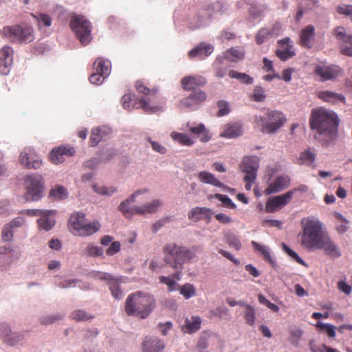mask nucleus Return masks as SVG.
Returning a JSON list of instances; mask_svg holds the SVG:
<instances>
[{
	"instance_id": "1",
	"label": "nucleus",
	"mask_w": 352,
	"mask_h": 352,
	"mask_svg": "<svg viewBox=\"0 0 352 352\" xmlns=\"http://www.w3.org/2000/svg\"><path fill=\"white\" fill-rule=\"evenodd\" d=\"M301 225L300 245L304 249L309 252L322 250L326 255L331 258L341 256L340 250L324 232L322 223L319 220L303 219Z\"/></svg>"
},
{
	"instance_id": "2",
	"label": "nucleus",
	"mask_w": 352,
	"mask_h": 352,
	"mask_svg": "<svg viewBox=\"0 0 352 352\" xmlns=\"http://www.w3.org/2000/svg\"><path fill=\"white\" fill-rule=\"evenodd\" d=\"M340 120L333 111L323 107L313 109L309 118V126L318 135H324L328 143L336 141L338 137Z\"/></svg>"
},
{
	"instance_id": "3",
	"label": "nucleus",
	"mask_w": 352,
	"mask_h": 352,
	"mask_svg": "<svg viewBox=\"0 0 352 352\" xmlns=\"http://www.w3.org/2000/svg\"><path fill=\"white\" fill-rule=\"evenodd\" d=\"M155 307V300L153 296L137 292L128 296L125 301V312L127 316L146 318Z\"/></svg>"
},
{
	"instance_id": "4",
	"label": "nucleus",
	"mask_w": 352,
	"mask_h": 352,
	"mask_svg": "<svg viewBox=\"0 0 352 352\" xmlns=\"http://www.w3.org/2000/svg\"><path fill=\"white\" fill-rule=\"evenodd\" d=\"M199 249L198 246L188 248L175 243H167L163 248L164 261L173 268L182 270L185 263L196 257Z\"/></svg>"
},
{
	"instance_id": "5",
	"label": "nucleus",
	"mask_w": 352,
	"mask_h": 352,
	"mask_svg": "<svg viewBox=\"0 0 352 352\" xmlns=\"http://www.w3.org/2000/svg\"><path fill=\"white\" fill-rule=\"evenodd\" d=\"M100 224L96 221L87 223L85 214L82 212H75L72 214L69 219V230L74 235L90 236L99 230Z\"/></svg>"
},
{
	"instance_id": "6",
	"label": "nucleus",
	"mask_w": 352,
	"mask_h": 352,
	"mask_svg": "<svg viewBox=\"0 0 352 352\" xmlns=\"http://www.w3.org/2000/svg\"><path fill=\"white\" fill-rule=\"evenodd\" d=\"M284 114L279 111L267 110L263 116H255L254 122L261 126L264 133H274L286 122Z\"/></svg>"
},
{
	"instance_id": "7",
	"label": "nucleus",
	"mask_w": 352,
	"mask_h": 352,
	"mask_svg": "<svg viewBox=\"0 0 352 352\" xmlns=\"http://www.w3.org/2000/svg\"><path fill=\"white\" fill-rule=\"evenodd\" d=\"M2 34L13 43H30L34 39L33 28L28 25L5 26Z\"/></svg>"
},
{
	"instance_id": "8",
	"label": "nucleus",
	"mask_w": 352,
	"mask_h": 352,
	"mask_svg": "<svg viewBox=\"0 0 352 352\" xmlns=\"http://www.w3.org/2000/svg\"><path fill=\"white\" fill-rule=\"evenodd\" d=\"M70 27L82 45H87L91 41L92 27L85 16L74 15L71 19Z\"/></svg>"
},
{
	"instance_id": "9",
	"label": "nucleus",
	"mask_w": 352,
	"mask_h": 352,
	"mask_svg": "<svg viewBox=\"0 0 352 352\" xmlns=\"http://www.w3.org/2000/svg\"><path fill=\"white\" fill-rule=\"evenodd\" d=\"M25 199L28 201L39 200L43 196L44 183L39 175H30L25 178Z\"/></svg>"
},
{
	"instance_id": "10",
	"label": "nucleus",
	"mask_w": 352,
	"mask_h": 352,
	"mask_svg": "<svg viewBox=\"0 0 352 352\" xmlns=\"http://www.w3.org/2000/svg\"><path fill=\"white\" fill-rule=\"evenodd\" d=\"M94 277L98 280H105L111 292L112 296L115 298L120 299L122 297V291L120 288V284L121 283L120 278L113 276L109 273L102 272H95Z\"/></svg>"
},
{
	"instance_id": "11",
	"label": "nucleus",
	"mask_w": 352,
	"mask_h": 352,
	"mask_svg": "<svg viewBox=\"0 0 352 352\" xmlns=\"http://www.w3.org/2000/svg\"><path fill=\"white\" fill-rule=\"evenodd\" d=\"M333 35L340 41L342 54L352 56V34H347L346 29L338 26L333 30Z\"/></svg>"
},
{
	"instance_id": "12",
	"label": "nucleus",
	"mask_w": 352,
	"mask_h": 352,
	"mask_svg": "<svg viewBox=\"0 0 352 352\" xmlns=\"http://www.w3.org/2000/svg\"><path fill=\"white\" fill-rule=\"evenodd\" d=\"M295 190H291L286 193L270 197L265 204L267 212H274L289 204L292 199Z\"/></svg>"
},
{
	"instance_id": "13",
	"label": "nucleus",
	"mask_w": 352,
	"mask_h": 352,
	"mask_svg": "<svg viewBox=\"0 0 352 352\" xmlns=\"http://www.w3.org/2000/svg\"><path fill=\"white\" fill-rule=\"evenodd\" d=\"M19 160L21 164L28 169L38 168L42 164V161L36 155L34 150L31 148H25L21 152L19 156Z\"/></svg>"
},
{
	"instance_id": "14",
	"label": "nucleus",
	"mask_w": 352,
	"mask_h": 352,
	"mask_svg": "<svg viewBox=\"0 0 352 352\" xmlns=\"http://www.w3.org/2000/svg\"><path fill=\"white\" fill-rule=\"evenodd\" d=\"M207 98V95L202 90H196L191 93L188 97L183 98L180 101V104L183 108L195 109Z\"/></svg>"
},
{
	"instance_id": "15",
	"label": "nucleus",
	"mask_w": 352,
	"mask_h": 352,
	"mask_svg": "<svg viewBox=\"0 0 352 352\" xmlns=\"http://www.w3.org/2000/svg\"><path fill=\"white\" fill-rule=\"evenodd\" d=\"M259 167V160L256 157H245L241 165V171L245 173L248 179H256Z\"/></svg>"
},
{
	"instance_id": "16",
	"label": "nucleus",
	"mask_w": 352,
	"mask_h": 352,
	"mask_svg": "<svg viewBox=\"0 0 352 352\" xmlns=\"http://www.w3.org/2000/svg\"><path fill=\"white\" fill-rule=\"evenodd\" d=\"M212 17L210 8L209 6H203L197 9L194 15L190 18L191 28L197 29L204 25Z\"/></svg>"
},
{
	"instance_id": "17",
	"label": "nucleus",
	"mask_w": 352,
	"mask_h": 352,
	"mask_svg": "<svg viewBox=\"0 0 352 352\" xmlns=\"http://www.w3.org/2000/svg\"><path fill=\"white\" fill-rule=\"evenodd\" d=\"M75 153L76 151L74 147L60 146L51 151L50 158L53 164H58L63 162L65 157H72Z\"/></svg>"
},
{
	"instance_id": "18",
	"label": "nucleus",
	"mask_w": 352,
	"mask_h": 352,
	"mask_svg": "<svg viewBox=\"0 0 352 352\" xmlns=\"http://www.w3.org/2000/svg\"><path fill=\"white\" fill-rule=\"evenodd\" d=\"M340 72V68L338 66H326L317 65L315 67L314 74L319 76L322 81L333 80L336 78Z\"/></svg>"
},
{
	"instance_id": "19",
	"label": "nucleus",
	"mask_w": 352,
	"mask_h": 352,
	"mask_svg": "<svg viewBox=\"0 0 352 352\" xmlns=\"http://www.w3.org/2000/svg\"><path fill=\"white\" fill-rule=\"evenodd\" d=\"M206 84V80L201 76H188L182 78L181 85L185 91H193L197 87H202Z\"/></svg>"
},
{
	"instance_id": "20",
	"label": "nucleus",
	"mask_w": 352,
	"mask_h": 352,
	"mask_svg": "<svg viewBox=\"0 0 352 352\" xmlns=\"http://www.w3.org/2000/svg\"><path fill=\"white\" fill-rule=\"evenodd\" d=\"M0 336L3 342L10 346H14L21 340V336L12 332L6 323H0Z\"/></svg>"
},
{
	"instance_id": "21",
	"label": "nucleus",
	"mask_w": 352,
	"mask_h": 352,
	"mask_svg": "<svg viewBox=\"0 0 352 352\" xmlns=\"http://www.w3.org/2000/svg\"><path fill=\"white\" fill-rule=\"evenodd\" d=\"M289 38L287 37L278 41L280 47H283V50H277L276 51V55L283 61H285L289 58L293 57L295 55V52L293 50V45Z\"/></svg>"
},
{
	"instance_id": "22",
	"label": "nucleus",
	"mask_w": 352,
	"mask_h": 352,
	"mask_svg": "<svg viewBox=\"0 0 352 352\" xmlns=\"http://www.w3.org/2000/svg\"><path fill=\"white\" fill-rule=\"evenodd\" d=\"M55 213V210H45L41 217L37 219L38 228L45 231L50 230L56 223V221L53 217Z\"/></svg>"
},
{
	"instance_id": "23",
	"label": "nucleus",
	"mask_w": 352,
	"mask_h": 352,
	"mask_svg": "<svg viewBox=\"0 0 352 352\" xmlns=\"http://www.w3.org/2000/svg\"><path fill=\"white\" fill-rule=\"evenodd\" d=\"M290 179L287 176H280L274 179V180L265 189V193L270 195L278 192L289 186Z\"/></svg>"
},
{
	"instance_id": "24",
	"label": "nucleus",
	"mask_w": 352,
	"mask_h": 352,
	"mask_svg": "<svg viewBox=\"0 0 352 352\" xmlns=\"http://www.w3.org/2000/svg\"><path fill=\"white\" fill-rule=\"evenodd\" d=\"M315 34V28L309 25L304 28L300 33V45L307 49L312 47Z\"/></svg>"
},
{
	"instance_id": "25",
	"label": "nucleus",
	"mask_w": 352,
	"mask_h": 352,
	"mask_svg": "<svg viewBox=\"0 0 352 352\" xmlns=\"http://www.w3.org/2000/svg\"><path fill=\"white\" fill-rule=\"evenodd\" d=\"M212 211L205 207H196L190 210L188 214V219L193 221L206 219L209 221L211 219Z\"/></svg>"
},
{
	"instance_id": "26",
	"label": "nucleus",
	"mask_w": 352,
	"mask_h": 352,
	"mask_svg": "<svg viewBox=\"0 0 352 352\" xmlns=\"http://www.w3.org/2000/svg\"><path fill=\"white\" fill-rule=\"evenodd\" d=\"M213 46L212 45L201 43L199 45L192 49L188 52V56L190 58L195 57L204 58L210 55L213 52Z\"/></svg>"
},
{
	"instance_id": "27",
	"label": "nucleus",
	"mask_w": 352,
	"mask_h": 352,
	"mask_svg": "<svg viewBox=\"0 0 352 352\" xmlns=\"http://www.w3.org/2000/svg\"><path fill=\"white\" fill-rule=\"evenodd\" d=\"M164 347V342L156 338H146L142 343L143 352H162Z\"/></svg>"
},
{
	"instance_id": "28",
	"label": "nucleus",
	"mask_w": 352,
	"mask_h": 352,
	"mask_svg": "<svg viewBox=\"0 0 352 352\" xmlns=\"http://www.w3.org/2000/svg\"><path fill=\"white\" fill-rule=\"evenodd\" d=\"M162 206V202L159 199L153 200L150 203H147L141 206H135L133 212L136 214L144 215L156 212L157 209Z\"/></svg>"
},
{
	"instance_id": "29",
	"label": "nucleus",
	"mask_w": 352,
	"mask_h": 352,
	"mask_svg": "<svg viewBox=\"0 0 352 352\" xmlns=\"http://www.w3.org/2000/svg\"><path fill=\"white\" fill-rule=\"evenodd\" d=\"M201 324V318L199 316H192L185 320V323L181 329L183 333L192 334L200 329Z\"/></svg>"
},
{
	"instance_id": "30",
	"label": "nucleus",
	"mask_w": 352,
	"mask_h": 352,
	"mask_svg": "<svg viewBox=\"0 0 352 352\" xmlns=\"http://www.w3.org/2000/svg\"><path fill=\"white\" fill-rule=\"evenodd\" d=\"M243 133L242 126L239 122L229 123L225 125L220 136L226 138H235Z\"/></svg>"
},
{
	"instance_id": "31",
	"label": "nucleus",
	"mask_w": 352,
	"mask_h": 352,
	"mask_svg": "<svg viewBox=\"0 0 352 352\" xmlns=\"http://www.w3.org/2000/svg\"><path fill=\"white\" fill-rule=\"evenodd\" d=\"M145 192L146 190H137L130 197V198L121 202L119 206V210L123 213L124 216L126 217L129 214H136V212L133 211L135 208V206L129 208V205L130 203L135 201V197H137L140 193Z\"/></svg>"
},
{
	"instance_id": "32",
	"label": "nucleus",
	"mask_w": 352,
	"mask_h": 352,
	"mask_svg": "<svg viewBox=\"0 0 352 352\" xmlns=\"http://www.w3.org/2000/svg\"><path fill=\"white\" fill-rule=\"evenodd\" d=\"M318 97L326 102L333 104L344 100V97L342 95L330 91H320L318 93Z\"/></svg>"
},
{
	"instance_id": "33",
	"label": "nucleus",
	"mask_w": 352,
	"mask_h": 352,
	"mask_svg": "<svg viewBox=\"0 0 352 352\" xmlns=\"http://www.w3.org/2000/svg\"><path fill=\"white\" fill-rule=\"evenodd\" d=\"M13 254L14 250L10 245L0 248V268L4 267L12 263Z\"/></svg>"
},
{
	"instance_id": "34",
	"label": "nucleus",
	"mask_w": 352,
	"mask_h": 352,
	"mask_svg": "<svg viewBox=\"0 0 352 352\" xmlns=\"http://www.w3.org/2000/svg\"><path fill=\"white\" fill-rule=\"evenodd\" d=\"M111 63L102 57L98 58L94 63V69L108 76L110 73Z\"/></svg>"
},
{
	"instance_id": "35",
	"label": "nucleus",
	"mask_w": 352,
	"mask_h": 352,
	"mask_svg": "<svg viewBox=\"0 0 352 352\" xmlns=\"http://www.w3.org/2000/svg\"><path fill=\"white\" fill-rule=\"evenodd\" d=\"M276 30V27L274 26L271 29L268 28H262L258 30L256 35V42L257 44L261 45L263 42H265L266 40L269 39L270 38L274 36L276 34L275 32Z\"/></svg>"
},
{
	"instance_id": "36",
	"label": "nucleus",
	"mask_w": 352,
	"mask_h": 352,
	"mask_svg": "<svg viewBox=\"0 0 352 352\" xmlns=\"http://www.w3.org/2000/svg\"><path fill=\"white\" fill-rule=\"evenodd\" d=\"M198 179L201 182L209 184L214 186L221 187L223 184L219 181L213 174L206 172L201 171L198 175Z\"/></svg>"
},
{
	"instance_id": "37",
	"label": "nucleus",
	"mask_w": 352,
	"mask_h": 352,
	"mask_svg": "<svg viewBox=\"0 0 352 352\" xmlns=\"http://www.w3.org/2000/svg\"><path fill=\"white\" fill-rule=\"evenodd\" d=\"M68 196V192L66 188L63 186H56L50 191V197L54 200L65 199Z\"/></svg>"
},
{
	"instance_id": "38",
	"label": "nucleus",
	"mask_w": 352,
	"mask_h": 352,
	"mask_svg": "<svg viewBox=\"0 0 352 352\" xmlns=\"http://www.w3.org/2000/svg\"><path fill=\"white\" fill-rule=\"evenodd\" d=\"M70 318L77 322H83L92 320L94 316L83 309H76L71 313Z\"/></svg>"
},
{
	"instance_id": "39",
	"label": "nucleus",
	"mask_w": 352,
	"mask_h": 352,
	"mask_svg": "<svg viewBox=\"0 0 352 352\" xmlns=\"http://www.w3.org/2000/svg\"><path fill=\"white\" fill-rule=\"evenodd\" d=\"M138 104L144 112L147 113H155L162 109L160 106L151 104V100L146 98L140 99Z\"/></svg>"
},
{
	"instance_id": "40",
	"label": "nucleus",
	"mask_w": 352,
	"mask_h": 352,
	"mask_svg": "<svg viewBox=\"0 0 352 352\" xmlns=\"http://www.w3.org/2000/svg\"><path fill=\"white\" fill-rule=\"evenodd\" d=\"M251 243L254 250L259 252L263 255L265 260L270 262V263H274V260L271 256L270 249L267 247L261 245L254 241H252Z\"/></svg>"
},
{
	"instance_id": "41",
	"label": "nucleus",
	"mask_w": 352,
	"mask_h": 352,
	"mask_svg": "<svg viewBox=\"0 0 352 352\" xmlns=\"http://www.w3.org/2000/svg\"><path fill=\"white\" fill-rule=\"evenodd\" d=\"M228 76L231 78H236L246 85H251L254 81L253 78L246 74L245 73H241L235 70H230L228 72Z\"/></svg>"
},
{
	"instance_id": "42",
	"label": "nucleus",
	"mask_w": 352,
	"mask_h": 352,
	"mask_svg": "<svg viewBox=\"0 0 352 352\" xmlns=\"http://www.w3.org/2000/svg\"><path fill=\"white\" fill-rule=\"evenodd\" d=\"M83 254L91 257H98L103 254V249L90 243L83 250Z\"/></svg>"
},
{
	"instance_id": "43",
	"label": "nucleus",
	"mask_w": 352,
	"mask_h": 352,
	"mask_svg": "<svg viewBox=\"0 0 352 352\" xmlns=\"http://www.w3.org/2000/svg\"><path fill=\"white\" fill-rule=\"evenodd\" d=\"M170 136L173 140L177 141L182 145L191 146L194 143L190 137L185 133L173 132Z\"/></svg>"
},
{
	"instance_id": "44",
	"label": "nucleus",
	"mask_w": 352,
	"mask_h": 352,
	"mask_svg": "<svg viewBox=\"0 0 352 352\" xmlns=\"http://www.w3.org/2000/svg\"><path fill=\"white\" fill-rule=\"evenodd\" d=\"M316 327L322 332H324L329 338L336 337V327L331 324L322 323L318 322Z\"/></svg>"
},
{
	"instance_id": "45",
	"label": "nucleus",
	"mask_w": 352,
	"mask_h": 352,
	"mask_svg": "<svg viewBox=\"0 0 352 352\" xmlns=\"http://www.w3.org/2000/svg\"><path fill=\"white\" fill-rule=\"evenodd\" d=\"M264 89L261 86H256L250 96V98L255 102H263L266 98Z\"/></svg>"
},
{
	"instance_id": "46",
	"label": "nucleus",
	"mask_w": 352,
	"mask_h": 352,
	"mask_svg": "<svg viewBox=\"0 0 352 352\" xmlns=\"http://www.w3.org/2000/svg\"><path fill=\"white\" fill-rule=\"evenodd\" d=\"M180 294L186 298L188 299L195 295V287L190 284L186 283L182 286L179 287Z\"/></svg>"
},
{
	"instance_id": "47",
	"label": "nucleus",
	"mask_w": 352,
	"mask_h": 352,
	"mask_svg": "<svg viewBox=\"0 0 352 352\" xmlns=\"http://www.w3.org/2000/svg\"><path fill=\"white\" fill-rule=\"evenodd\" d=\"M135 87L139 93L143 94L146 96L151 95V96H155L157 92L156 89H150L145 86L143 82L138 80L136 82Z\"/></svg>"
},
{
	"instance_id": "48",
	"label": "nucleus",
	"mask_w": 352,
	"mask_h": 352,
	"mask_svg": "<svg viewBox=\"0 0 352 352\" xmlns=\"http://www.w3.org/2000/svg\"><path fill=\"white\" fill-rule=\"evenodd\" d=\"M93 188L95 192L101 195H106V196H111L116 191V188L113 186H98L94 185L93 186Z\"/></svg>"
},
{
	"instance_id": "49",
	"label": "nucleus",
	"mask_w": 352,
	"mask_h": 352,
	"mask_svg": "<svg viewBox=\"0 0 352 352\" xmlns=\"http://www.w3.org/2000/svg\"><path fill=\"white\" fill-rule=\"evenodd\" d=\"M102 131L101 129L95 128L91 131V136H90V145L91 146H96L102 140Z\"/></svg>"
},
{
	"instance_id": "50",
	"label": "nucleus",
	"mask_w": 352,
	"mask_h": 352,
	"mask_svg": "<svg viewBox=\"0 0 352 352\" xmlns=\"http://www.w3.org/2000/svg\"><path fill=\"white\" fill-rule=\"evenodd\" d=\"M226 240L229 246L234 248L236 250H239L241 248V241L236 235L228 233L226 234Z\"/></svg>"
},
{
	"instance_id": "51",
	"label": "nucleus",
	"mask_w": 352,
	"mask_h": 352,
	"mask_svg": "<svg viewBox=\"0 0 352 352\" xmlns=\"http://www.w3.org/2000/svg\"><path fill=\"white\" fill-rule=\"evenodd\" d=\"M244 318L245 322L250 326H253L254 324L256 316L254 309L252 306H247L244 314Z\"/></svg>"
},
{
	"instance_id": "52",
	"label": "nucleus",
	"mask_w": 352,
	"mask_h": 352,
	"mask_svg": "<svg viewBox=\"0 0 352 352\" xmlns=\"http://www.w3.org/2000/svg\"><path fill=\"white\" fill-rule=\"evenodd\" d=\"M302 335V331L300 329H292L289 331V342L294 346L298 344Z\"/></svg>"
},
{
	"instance_id": "53",
	"label": "nucleus",
	"mask_w": 352,
	"mask_h": 352,
	"mask_svg": "<svg viewBox=\"0 0 352 352\" xmlns=\"http://www.w3.org/2000/svg\"><path fill=\"white\" fill-rule=\"evenodd\" d=\"M13 60V50L10 47L5 46L0 50V60Z\"/></svg>"
},
{
	"instance_id": "54",
	"label": "nucleus",
	"mask_w": 352,
	"mask_h": 352,
	"mask_svg": "<svg viewBox=\"0 0 352 352\" xmlns=\"http://www.w3.org/2000/svg\"><path fill=\"white\" fill-rule=\"evenodd\" d=\"M160 281L162 283L166 284L168 286V289L169 292H172L177 289V283L175 280L168 277L161 276L160 277Z\"/></svg>"
},
{
	"instance_id": "55",
	"label": "nucleus",
	"mask_w": 352,
	"mask_h": 352,
	"mask_svg": "<svg viewBox=\"0 0 352 352\" xmlns=\"http://www.w3.org/2000/svg\"><path fill=\"white\" fill-rule=\"evenodd\" d=\"M214 197L221 201L225 207L234 209L236 208V205L232 202V201L228 197V196L221 194H215Z\"/></svg>"
},
{
	"instance_id": "56",
	"label": "nucleus",
	"mask_w": 352,
	"mask_h": 352,
	"mask_svg": "<svg viewBox=\"0 0 352 352\" xmlns=\"http://www.w3.org/2000/svg\"><path fill=\"white\" fill-rule=\"evenodd\" d=\"M63 316L60 314L47 315L41 318L40 320L42 324L48 325L55 322L57 320H61Z\"/></svg>"
},
{
	"instance_id": "57",
	"label": "nucleus",
	"mask_w": 352,
	"mask_h": 352,
	"mask_svg": "<svg viewBox=\"0 0 352 352\" xmlns=\"http://www.w3.org/2000/svg\"><path fill=\"white\" fill-rule=\"evenodd\" d=\"M283 250L293 259H294L298 263L305 265L304 261L291 248H289L286 244H282Z\"/></svg>"
},
{
	"instance_id": "58",
	"label": "nucleus",
	"mask_w": 352,
	"mask_h": 352,
	"mask_svg": "<svg viewBox=\"0 0 352 352\" xmlns=\"http://www.w3.org/2000/svg\"><path fill=\"white\" fill-rule=\"evenodd\" d=\"M217 107L219 108V111L217 115L219 116H223L229 113L230 108L228 103L225 100H219L217 102Z\"/></svg>"
},
{
	"instance_id": "59",
	"label": "nucleus",
	"mask_w": 352,
	"mask_h": 352,
	"mask_svg": "<svg viewBox=\"0 0 352 352\" xmlns=\"http://www.w3.org/2000/svg\"><path fill=\"white\" fill-rule=\"evenodd\" d=\"M107 77L104 74L95 71L90 76L89 81L94 85H100L102 82L103 80Z\"/></svg>"
},
{
	"instance_id": "60",
	"label": "nucleus",
	"mask_w": 352,
	"mask_h": 352,
	"mask_svg": "<svg viewBox=\"0 0 352 352\" xmlns=\"http://www.w3.org/2000/svg\"><path fill=\"white\" fill-rule=\"evenodd\" d=\"M316 156L310 150H306L300 154V159L303 163H311L315 160Z\"/></svg>"
},
{
	"instance_id": "61",
	"label": "nucleus",
	"mask_w": 352,
	"mask_h": 352,
	"mask_svg": "<svg viewBox=\"0 0 352 352\" xmlns=\"http://www.w3.org/2000/svg\"><path fill=\"white\" fill-rule=\"evenodd\" d=\"M13 237V228L8 224L4 226L2 230V239L5 241H10Z\"/></svg>"
},
{
	"instance_id": "62",
	"label": "nucleus",
	"mask_w": 352,
	"mask_h": 352,
	"mask_svg": "<svg viewBox=\"0 0 352 352\" xmlns=\"http://www.w3.org/2000/svg\"><path fill=\"white\" fill-rule=\"evenodd\" d=\"M230 56L235 57L236 60H242L244 58L245 54L240 50L230 48L226 51V56L229 57Z\"/></svg>"
},
{
	"instance_id": "63",
	"label": "nucleus",
	"mask_w": 352,
	"mask_h": 352,
	"mask_svg": "<svg viewBox=\"0 0 352 352\" xmlns=\"http://www.w3.org/2000/svg\"><path fill=\"white\" fill-rule=\"evenodd\" d=\"M171 221L170 217H164L155 222L152 226V231L156 233L161 228Z\"/></svg>"
},
{
	"instance_id": "64",
	"label": "nucleus",
	"mask_w": 352,
	"mask_h": 352,
	"mask_svg": "<svg viewBox=\"0 0 352 352\" xmlns=\"http://www.w3.org/2000/svg\"><path fill=\"white\" fill-rule=\"evenodd\" d=\"M310 347L312 352H340L325 344H322L321 346H312L311 344H310Z\"/></svg>"
}]
</instances>
